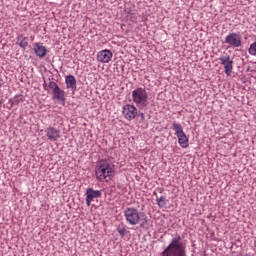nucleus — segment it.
I'll use <instances>...</instances> for the list:
<instances>
[{
    "instance_id": "nucleus-1",
    "label": "nucleus",
    "mask_w": 256,
    "mask_h": 256,
    "mask_svg": "<svg viewBox=\"0 0 256 256\" xmlns=\"http://www.w3.org/2000/svg\"><path fill=\"white\" fill-rule=\"evenodd\" d=\"M96 179L98 181H111L115 177V165L109 162V160H101L97 163L96 169Z\"/></svg>"
},
{
    "instance_id": "nucleus-2",
    "label": "nucleus",
    "mask_w": 256,
    "mask_h": 256,
    "mask_svg": "<svg viewBox=\"0 0 256 256\" xmlns=\"http://www.w3.org/2000/svg\"><path fill=\"white\" fill-rule=\"evenodd\" d=\"M161 256H187L185 244L181 241V236L176 235L170 244L161 253Z\"/></svg>"
},
{
    "instance_id": "nucleus-3",
    "label": "nucleus",
    "mask_w": 256,
    "mask_h": 256,
    "mask_svg": "<svg viewBox=\"0 0 256 256\" xmlns=\"http://www.w3.org/2000/svg\"><path fill=\"white\" fill-rule=\"evenodd\" d=\"M124 217L128 225H147V216L135 207H128L124 210Z\"/></svg>"
},
{
    "instance_id": "nucleus-4",
    "label": "nucleus",
    "mask_w": 256,
    "mask_h": 256,
    "mask_svg": "<svg viewBox=\"0 0 256 256\" xmlns=\"http://www.w3.org/2000/svg\"><path fill=\"white\" fill-rule=\"evenodd\" d=\"M132 100L139 109H145L149 105V94L144 88H137L132 91Z\"/></svg>"
},
{
    "instance_id": "nucleus-5",
    "label": "nucleus",
    "mask_w": 256,
    "mask_h": 256,
    "mask_svg": "<svg viewBox=\"0 0 256 256\" xmlns=\"http://www.w3.org/2000/svg\"><path fill=\"white\" fill-rule=\"evenodd\" d=\"M225 43L230 47H241V35L235 32L230 33L226 36Z\"/></svg>"
},
{
    "instance_id": "nucleus-6",
    "label": "nucleus",
    "mask_w": 256,
    "mask_h": 256,
    "mask_svg": "<svg viewBox=\"0 0 256 256\" xmlns=\"http://www.w3.org/2000/svg\"><path fill=\"white\" fill-rule=\"evenodd\" d=\"M220 63L224 67L226 75H231L233 73V59L230 56L225 55L219 58Z\"/></svg>"
},
{
    "instance_id": "nucleus-7",
    "label": "nucleus",
    "mask_w": 256,
    "mask_h": 256,
    "mask_svg": "<svg viewBox=\"0 0 256 256\" xmlns=\"http://www.w3.org/2000/svg\"><path fill=\"white\" fill-rule=\"evenodd\" d=\"M122 113L127 121H133L137 117V108L131 104H126L123 107Z\"/></svg>"
},
{
    "instance_id": "nucleus-8",
    "label": "nucleus",
    "mask_w": 256,
    "mask_h": 256,
    "mask_svg": "<svg viewBox=\"0 0 256 256\" xmlns=\"http://www.w3.org/2000/svg\"><path fill=\"white\" fill-rule=\"evenodd\" d=\"M101 197V190H94L93 188H88L86 191V205L91 207V201L93 199H99Z\"/></svg>"
},
{
    "instance_id": "nucleus-9",
    "label": "nucleus",
    "mask_w": 256,
    "mask_h": 256,
    "mask_svg": "<svg viewBox=\"0 0 256 256\" xmlns=\"http://www.w3.org/2000/svg\"><path fill=\"white\" fill-rule=\"evenodd\" d=\"M113 59V52L111 50H102L97 54V61L100 63H109Z\"/></svg>"
},
{
    "instance_id": "nucleus-10",
    "label": "nucleus",
    "mask_w": 256,
    "mask_h": 256,
    "mask_svg": "<svg viewBox=\"0 0 256 256\" xmlns=\"http://www.w3.org/2000/svg\"><path fill=\"white\" fill-rule=\"evenodd\" d=\"M46 136L49 141H57L61 137V130L53 127H49L45 130Z\"/></svg>"
},
{
    "instance_id": "nucleus-11",
    "label": "nucleus",
    "mask_w": 256,
    "mask_h": 256,
    "mask_svg": "<svg viewBox=\"0 0 256 256\" xmlns=\"http://www.w3.org/2000/svg\"><path fill=\"white\" fill-rule=\"evenodd\" d=\"M34 53L37 55V57H40V59H43L45 55H47V48L43 46L41 43H35L34 44Z\"/></svg>"
},
{
    "instance_id": "nucleus-12",
    "label": "nucleus",
    "mask_w": 256,
    "mask_h": 256,
    "mask_svg": "<svg viewBox=\"0 0 256 256\" xmlns=\"http://www.w3.org/2000/svg\"><path fill=\"white\" fill-rule=\"evenodd\" d=\"M66 86L67 89H71V91H75L77 89V80L75 76L69 75L66 77Z\"/></svg>"
},
{
    "instance_id": "nucleus-13",
    "label": "nucleus",
    "mask_w": 256,
    "mask_h": 256,
    "mask_svg": "<svg viewBox=\"0 0 256 256\" xmlns=\"http://www.w3.org/2000/svg\"><path fill=\"white\" fill-rule=\"evenodd\" d=\"M177 138H178L179 145L183 149H187V147H189V138H187V135H185V133L180 134L179 136H177Z\"/></svg>"
},
{
    "instance_id": "nucleus-14",
    "label": "nucleus",
    "mask_w": 256,
    "mask_h": 256,
    "mask_svg": "<svg viewBox=\"0 0 256 256\" xmlns=\"http://www.w3.org/2000/svg\"><path fill=\"white\" fill-rule=\"evenodd\" d=\"M18 45L21 47V49H27V46L29 45V38L20 35L17 37Z\"/></svg>"
},
{
    "instance_id": "nucleus-15",
    "label": "nucleus",
    "mask_w": 256,
    "mask_h": 256,
    "mask_svg": "<svg viewBox=\"0 0 256 256\" xmlns=\"http://www.w3.org/2000/svg\"><path fill=\"white\" fill-rule=\"evenodd\" d=\"M53 99H57L58 101H65V91L61 90V88H56L54 91Z\"/></svg>"
},
{
    "instance_id": "nucleus-16",
    "label": "nucleus",
    "mask_w": 256,
    "mask_h": 256,
    "mask_svg": "<svg viewBox=\"0 0 256 256\" xmlns=\"http://www.w3.org/2000/svg\"><path fill=\"white\" fill-rule=\"evenodd\" d=\"M173 130L175 131L176 137H179V135H183L185 132L183 131V126L179 123H173L172 125Z\"/></svg>"
},
{
    "instance_id": "nucleus-17",
    "label": "nucleus",
    "mask_w": 256,
    "mask_h": 256,
    "mask_svg": "<svg viewBox=\"0 0 256 256\" xmlns=\"http://www.w3.org/2000/svg\"><path fill=\"white\" fill-rule=\"evenodd\" d=\"M157 205L160 207H165V205H167V200L165 198V196H161L160 198H157Z\"/></svg>"
},
{
    "instance_id": "nucleus-18",
    "label": "nucleus",
    "mask_w": 256,
    "mask_h": 256,
    "mask_svg": "<svg viewBox=\"0 0 256 256\" xmlns=\"http://www.w3.org/2000/svg\"><path fill=\"white\" fill-rule=\"evenodd\" d=\"M48 87H49V89H52V91H55L59 87V85H57L56 82L51 81L49 83Z\"/></svg>"
},
{
    "instance_id": "nucleus-19",
    "label": "nucleus",
    "mask_w": 256,
    "mask_h": 256,
    "mask_svg": "<svg viewBox=\"0 0 256 256\" xmlns=\"http://www.w3.org/2000/svg\"><path fill=\"white\" fill-rule=\"evenodd\" d=\"M119 235H125V229H119L118 230Z\"/></svg>"
},
{
    "instance_id": "nucleus-20",
    "label": "nucleus",
    "mask_w": 256,
    "mask_h": 256,
    "mask_svg": "<svg viewBox=\"0 0 256 256\" xmlns=\"http://www.w3.org/2000/svg\"><path fill=\"white\" fill-rule=\"evenodd\" d=\"M140 116H141L142 121H145V114L141 113Z\"/></svg>"
},
{
    "instance_id": "nucleus-21",
    "label": "nucleus",
    "mask_w": 256,
    "mask_h": 256,
    "mask_svg": "<svg viewBox=\"0 0 256 256\" xmlns=\"http://www.w3.org/2000/svg\"><path fill=\"white\" fill-rule=\"evenodd\" d=\"M2 86H3V79L0 78V87H2Z\"/></svg>"
},
{
    "instance_id": "nucleus-22",
    "label": "nucleus",
    "mask_w": 256,
    "mask_h": 256,
    "mask_svg": "<svg viewBox=\"0 0 256 256\" xmlns=\"http://www.w3.org/2000/svg\"><path fill=\"white\" fill-rule=\"evenodd\" d=\"M0 103H1V100H0Z\"/></svg>"
}]
</instances>
